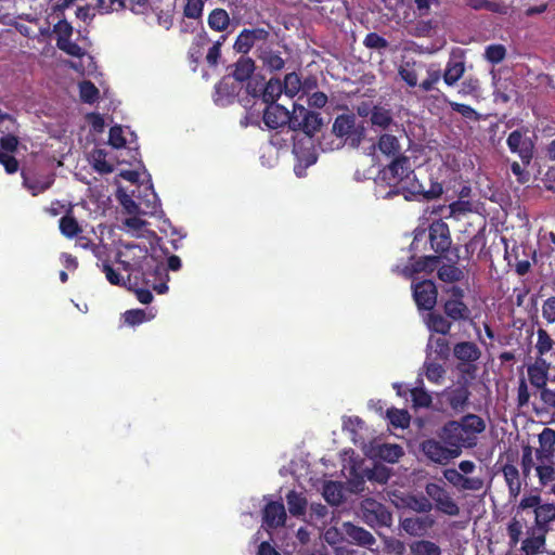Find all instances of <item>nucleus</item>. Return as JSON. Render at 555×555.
Wrapping results in <instances>:
<instances>
[{
  "mask_svg": "<svg viewBox=\"0 0 555 555\" xmlns=\"http://www.w3.org/2000/svg\"><path fill=\"white\" fill-rule=\"evenodd\" d=\"M380 179L392 189L396 194H403L406 199L411 196H421L430 201L441 196L443 193L442 184L431 181L428 190L418 181L411 160L408 156H399L385 166L379 172Z\"/></svg>",
  "mask_w": 555,
  "mask_h": 555,
  "instance_id": "1",
  "label": "nucleus"
},
{
  "mask_svg": "<svg viewBox=\"0 0 555 555\" xmlns=\"http://www.w3.org/2000/svg\"><path fill=\"white\" fill-rule=\"evenodd\" d=\"M126 248L128 250H139V258L142 259V261L134 259H122V253H117L115 261L122 268L124 271L129 272V282L132 272H138L145 276L150 269H153V273L155 275L160 274L164 271V268L155 263V259L149 254V249L145 246L141 247L137 244H128L126 245Z\"/></svg>",
  "mask_w": 555,
  "mask_h": 555,
  "instance_id": "2",
  "label": "nucleus"
},
{
  "mask_svg": "<svg viewBox=\"0 0 555 555\" xmlns=\"http://www.w3.org/2000/svg\"><path fill=\"white\" fill-rule=\"evenodd\" d=\"M332 132L348 145L358 147L364 138L365 129L361 124H358L353 113H346L335 118Z\"/></svg>",
  "mask_w": 555,
  "mask_h": 555,
  "instance_id": "3",
  "label": "nucleus"
},
{
  "mask_svg": "<svg viewBox=\"0 0 555 555\" xmlns=\"http://www.w3.org/2000/svg\"><path fill=\"white\" fill-rule=\"evenodd\" d=\"M363 521L373 529L390 527L392 514L387 506L373 498H365L360 506Z\"/></svg>",
  "mask_w": 555,
  "mask_h": 555,
  "instance_id": "4",
  "label": "nucleus"
},
{
  "mask_svg": "<svg viewBox=\"0 0 555 555\" xmlns=\"http://www.w3.org/2000/svg\"><path fill=\"white\" fill-rule=\"evenodd\" d=\"M444 293L449 295L442 304L443 313L452 322L467 321L470 318V309L464 302L465 292L462 287L452 285L444 288Z\"/></svg>",
  "mask_w": 555,
  "mask_h": 555,
  "instance_id": "5",
  "label": "nucleus"
},
{
  "mask_svg": "<svg viewBox=\"0 0 555 555\" xmlns=\"http://www.w3.org/2000/svg\"><path fill=\"white\" fill-rule=\"evenodd\" d=\"M323 127V118L320 113L310 111L302 105L294 104L293 131H302L308 137H313Z\"/></svg>",
  "mask_w": 555,
  "mask_h": 555,
  "instance_id": "6",
  "label": "nucleus"
},
{
  "mask_svg": "<svg viewBox=\"0 0 555 555\" xmlns=\"http://www.w3.org/2000/svg\"><path fill=\"white\" fill-rule=\"evenodd\" d=\"M438 436L444 444L456 452L457 456L462 453V448H470L476 443L472 442V438L467 436L460 421L447 422L441 427Z\"/></svg>",
  "mask_w": 555,
  "mask_h": 555,
  "instance_id": "7",
  "label": "nucleus"
},
{
  "mask_svg": "<svg viewBox=\"0 0 555 555\" xmlns=\"http://www.w3.org/2000/svg\"><path fill=\"white\" fill-rule=\"evenodd\" d=\"M453 356L460 361V372L474 374L477 370L475 363L480 359L481 350L474 341H461L454 345Z\"/></svg>",
  "mask_w": 555,
  "mask_h": 555,
  "instance_id": "8",
  "label": "nucleus"
},
{
  "mask_svg": "<svg viewBox=\"0 0 555 555\" xmlns=\"http://www.w3.org/2000/svg\"><path fill=\"white\" fill-rule=\"evenodd\" d=\"M425 491L435 502L436 508L439 512L448 516H457L460 514L459 505L443 486L436 482H428L425 487Z\"/></svg>",
  "mask_w": 555,
  "mask_h": 555,
  "instance_id": "9",
  "label": "nucleus"
},
{
  "mask_svg": "<svg viewBox=\"0 0 555 555\" xmlns=\"http://www.w3.org/2000/svg\"><path fill=\"white\" fill-rule=\"evenodd\" d=\"M412 293L418 310L431 311L437 305L438 291L431 280L413 283Z\"/></svg>",
  "mask_w": 555,
  "mask_h": 555,
  "instance_id": "10",
  "label": "nucleus"
},
{
  "mask_svg": "<svg viewBox=\"0 0 555 555\" xmlns=\"http://www.w3.org/2000/svg\"><path fill=\"white\" fill-rule=\"evenodd\" d=\"M428 240L436 256H444L452 244L449 225L442 220L434 221L428 228Z\"/></svg>",
  "mask_w": 555,
  "mask_h": 555,
  "instance_id": "11",
  "label": "nucleus"
},
{
  "mask_svg": "<svg viewBox=\"0 0 555 555\" xmlns=\"http://www.w3.org/2000/svg\"><path fill=\"white\" fill-rule=\"evenodd\" d=\"M270 38V33L264 28H244L233 44V49L241 54H247L254 47L264 44Z\"/></svg>",
  "mask_w": 555,
  "mask_h": 555,
  "instance_id": "12",
  "label": "nucleus"
},
{
  "mask_svg": "<svg viewBox=\"0 0 555 555\" xmlns=\"http://www.w3.org/2000/svg\"><path fill=\"white\" fill-rule=\"evenodd\" d=\"M509 151L517 154L524 166H528L533 157L534 144L521 130L512 131L506 140Z\"/></svg>",
  "mask_w": 555,
  "mask_h": 555,
  "instance_id": "13",
  "label": "nucleus"
},
{
  "mask_svg": "<svg viewBox=\"0 0 555 555\" xmlns=\"http://www.w3.org/2000/svg\"><path fill=\"white\" fill-rule=\"evenodd\" d=\"M247 92L254 98L261 96L263 103L269 105L271 103H276V100L280 98L282 92H284V89L282 81L279 78H271L264 86L259 85L258 82L254 83L253 81H248Z\"/></svg>",
  "mask_w": 555,
  "mask_h": 555,
  "instance_id": "14",
  "label": "nucleus"
},
{
  "mask_svg": "<svg viewBox=\"0 0 555 555\" xmlns=\"http://www.w3.org/2000/svg\"><path fill=\"white\" fill-rule=\"evenodd\" d=\"M262 120L269 129L283 128L285 126L292 130L293 112H289L283 105L271 103L263 109Z\"/></svg>",
  "mask_w": 555,
  "mask_h": 555,
  "instance_id": "15",
  "label": "nucleus"
},
{
  "mask_svg": "<svg viewBox=\"0 0 555 555\" xmlns=\"http://www.w3.org/2000/svg\"><path fill=\"white\" fill-rule=\"evenodd\" d=\"M421 450L427 459L437 464H447L450 460L457 457L449 446L435 439H426L421 443Z\"/></svg>",
  "mask_w": 555,
  "mask_h": 555,
  "instance_id": "16",
  "label": "nucleus"
},
{
  "mask_svg": "<svg viewBox=\"0 0 555 555\" xmlns=\"http://www.w3.org/2000/svg\"><path fill=\"white\" fill-rule=\"evenodd\" d=\"M23 185L33 196H38L39 194L49 190L54 181V173L48 175H38L29 170H22Z\"/></svg>",
  "mask_w": 555,
  "mask_h": 555,
  "instance_id": "17",
  "label": "nucleus"
},
{
  "mask_svg": "<svg viewBox=\"0 0 555 555\" xmlns=\"http://www.w3.org/2000/svg\"><path fill=\"white\" fill-rule=\"evenodd\" d=\"M255 53L263 69L271 74L281 72L285 66L281 52L273 50L268 41L264 44H258Z\"/></svg>",
  "mask_w": 555,
  "mask_h": 555,
  "instance_id": "18",
  "label": "nucleus"
},
{
  "mask_svg": "<svg viewBox=\"0 0 555 555\" xmlns=\"http://www.w3.org/2000/svg\"><path fill=\"white\" fill-rule=\"evenodd\" d=\"M263 525L270 529L283 527L286 521V512L284 504L278 501H271L263 508Z\"/></svg>",
  "mask_w": 555,
  "mask_h": 555,
  "instance_id": "19",
  "label": "nucleus"
},
{
  "mask_svg": "<svg viewBox=\"0 0 555 555\" xmlns=\"http://www.w3.org/2000/svg\"><path fill=\"white\" fill-rule=\"evenodd\" d=\"M539 448L535 450L537 460L550 462L555 455V430L544 427L538 436Z\"/></svg>",
  "mask_w": 555,
  "mask_h": 555,
  "instance_id": "20",
  "label": "nucleus"
},
{
  "mask_svg": "<svg viewBox=\"0 0 555 555\" xmlns=\"http://www.w3.org/2000/svg\"><path fill=\"white\" fill-rule=\"evenodd\" d=\"M550 366L545 358H537L534 363L528 365V378L533 387L541 389L546 386Z\"/></svg>",
  "mask_w": 555,
  "mask_h": 555,
  "instance_id": "21",
  "label": "nucleus"
},
{
  "mask_svg": "<svg viewBox=\"0 0 555 555\" xmlns=\"http://www.w3.org/2000/svg\"><path fill=\"white\" fill-rule=\"evenodd\" d=\"M237 94V86L229 76L223 77L215 86V103L221 106L231 104Z\"/></svg>",
  "mask_w": 555,
  "mask_h": 555,
  "instance_id": "22",
  "label": "nucleus"
},
{
  "mask_svg": "<svg viewBox=\"0 0 555 555\" xmlns=\"http://www.w3.org/2000/svg\"><path fill=\"white\" fill-rule=\"evenodd\" d=\"M443 396L452 411L456 414L465 411L469 403L470 391L466 386H459L444 391Z\"/></svg>",
  "mask_w": 555,
  "mask_h": 555,
  "instance_id": "23",
  "label": "nucleus"
},
{
  "mask_svg": "<svg viewBox=\"0 0 555 555\" xmlns=\"http://www.w3.org/2000/svg\"><path fill=\"white\" fill-rule=\"evenodd\" d=\"M533 514L534 526L531 528L547 533L550 530V524L555 520V504L542 503L537 507Z\"/></svg>",
  "mask_w": 555,
  "mask_h": 555,
  "instance_id": "24",
  "label": "nucleus"
},
{
  "mask_svg": "<svg viewBox=\"0 0 555 555\" xmlns=\"http://www.w3.org/2000/svg\"><path fill=\"white\" fill-rule=\"evenodd\" d=\"M453 323L446 314L443 315L434 309L428 311L425 318L427 328L442 336L450 334Z\"/></svg>",
  "mask_w": 555,
  "mask_h": 555,
  "instance_id": "25",
  "label": "nucleus"
},
{
  "mask_svg": "<svg viewBox=\"0 0 555 555\" xmlns=\"http://www.w3.org/2000/svg\"><path fill=\"white\" fill-rule=\"evenodd\" d=\"M345 532L350 541L360 546L371 547L376 542L374 535L370 531L351 522L345 524Z\"/></svg>",
  "mask_w": 555,
  "mask_h": 555,
  "instance_id": "26",
  "label": "nucleus"
},
{
  "mask_svg": "<svg viewBox=\"0 0 555 555\" xmlns=\"http://www.w3.org/2000/svg\"><path fill=\"white\" fill-rule=\"evenodd\" d=\"M535 350L537 358H544L546 356L555 358V340L545 328L539 327L537 330Z\"/></svg>",
  "mask_w": 555,
  "mask_h": 555,
  "instance_id": "27",
  "label": "nucleus"
},
{
  "mask_svg": "<svg viewBox=\"0 0 555 555\" xmlns=\"http://www.w3.org/2000/svg\"><path fill=\"white\" fill-rule=\"evenodd\" d=\"M527 533L529 537L522 541L521 550L526 553V555H535L545 544L546 532L535 530L534 528H529Z\"/></svg>",
  "mask_w": 555,
  "mask_h": 555,
  "instance_id": "28",
  "label": "nucleus"
},
{
  "mask_svg": "<svg viewBox=\"0 0 555 555\" xmlns=\"http://www.w3.org/2000/svg\"><path fill=\"white\" fill-rule=\"evenodd\" d=\"M377 147L380 151V153L387 157H392L395 159L396 157L403 156L401 154L400 142L393 134H382L378 139Z\"/></svg>",
  "mask_w": 555,
  "mask_h": 555,
  "instance_id": "29",
  "label": "nucleus"
},
{
  "mask_svg": "<svg viewBox=\"0 0 555 555\" xmlns=\"http://www.w3.org/2000/svg\"><path fill=\"white\" fill-rule=\"evenodd\" d=\"M502 473L505 479V482L508 487V492L511 498H516L520 493L521 490V480L519 476L518 468L509 463H506L502 467Z\"/></svg>",
  "mask_w": 555,
  "mask_h": 555,
  "instance_id": "30",
  "label": "nucleus"
},
{
  "mask_svg": "<svg viewBox=\"0 0 555 555\" xmlns=\"http://www.w3.org/2000/svg\"><path fill=\"white\" fill-rule=\"evenodd\" d=\"M460 422L464 427L467 436L472 438V442H475L476 436L486 429V423L483 418L477 414L468 413L462 416Z\"/></svg>",
  "mask_w": 555,
  "mask_h": 555,
  "instance_id": "31",
  "label": "nucleus"
},
{
  "mask_svg": "<svg viewBox=\"0 0 555 555\" xmlns=\"http://www.w3.org/2000/svg\"><path fill=\"white\" fill-rule=\"evenodd\" d=\"M416 386L409 390L412 406L414 409L430 408L433 403L431 395L423 387V378L418 377Z\"/></svg>",
  "mask_w": 555,
  "mask_h": 555,
  "instance_id": "32",
  "label": "nucleus"
},
{
  "mask_svg": "<svg viewBox=\"0 0 555 555\" xmlns=\"http://www.w3.org/2000/svg\"><path fill=\"white\" fill-rule=\"evenodd\" d=\"M255 62L247 56H241L234 64L233 78L238 82H244L250 78L255 72Z\"/></svg>",
  "mask_w": 555,
  "mask_h": 555,
  "instance_id": "33",
  "label": "nucleus"
},
{
  "mask_svg": "<svg viewBox=\"0 0 555 555\" xmlns=\"http://www.w3.org/2000/svg\"><path fill=\"white\" fill-rule=\"evenodd\" d=\"M59 228L61 233L67 238H74L82 232V228L73 216L72 209H68L67 214L60 219Z\"/></svg>",
  "mask_w": 555,
  "mask_h": 555,
  "instance_id": "34",
  "label": "nucleus"
},
{
  "mask_svg": "<svg viewBox=\"0 0 555 555\" xmlns=\"http://www.w3.org/2000/svg\"><path fill=\"white\" fill-rule=\"evenodd\" d=\"M288 512L292 516L299 517L306 514L307 499L302 493L291 490L286 494Z\"/></svg>",
  "mask_w": 555,
  "mask_h": 555,
  "instance_id": "35",
  "label": "nucleus"
},
{
  "mask_svg": "<svg viewBox=\"0 0 555 555\" xmlns=\"http://www.w3.org/2000/svg\"><path fill=\"white\" fill-rule=\"evenodd\" d=\"M464 73V62L450 60L446 65L442 78L448 86L452 87L463 77Z\"/></svg>",
  "mask_w": 555,
  "mask_h": 555,
  "instance_id": "36",
  "label": "nucleus"
},
{
  "mask_svg": "<svg viewBox=\"0 0 555 555\" xmlns=\"http://www.w3.org/2000/svg\"><path fill=\"white\" fill-rule=\"evenodd\" d=\"M208 26L215 31H223L230 25V16L224 9H214L207 20Z\"/></svg>",
  "mask_w": 555,
  "mask_h": 555,
  "instance_id": "37",
  "label": "nucleus"
},
{
  "mask_svg": "<svg viewBox=\"0 0 555 555\" xmlns=\"http://www.w3.org/2000/svg\"><path fill=\"white\" fill-rule=\"evenodd\" d=\"M410 551L413 555H441V548L438 544L429 540H417L410 544Z\"/></svg>",
  "mask_w": 555,
  "mask_h": 555,
  "instance_id": "38",
  "label": "nucleus"
},
{
  "mask_svg": "<svg viewBox=\"0 0 555 555\" xmlns=\"http://www.w3.org/2000/svg\"><path fill=\"white\" fill-rule=\"evenodd\" d=\"M438 278L446 283H455L464 279V272L455 264H442L438 268Z\"/></svg>",
  "mask_w": 555,
  "mask_h": 555,
  "instance_id": "39",
  "label": "nucleus"
},
{
  "mask_svg": "<svg viewBox=\"0 0 555 555\" xmlns=\"http://www.w3.org/2000/svg\"><path fill=\"white\" fill-rule=\"evenodd\" d=\"M370 120L373 126L379 127L380 129H387L392 122V116L390 111L380 106H374L371 111Z\"/></svg>",
  "mask_w": 555,
  "mask_h": 555,
  "instance_id": "40",
  "label": "nucleus"
},
{
  "mask_svg": "<svg viewBox=\"0 0 555 555\" xmlns=\"http://www.w3.org/2000/svg\"><path fill=\"white\" fill-rule=\"evenodd\" d=\"M323 496L331 505H339L344 501L341 487L338 482L328 481L323 489Z\"/></svg>",
  "mask_w": 555,
  "mask_h": 555,
  "instance_id": "41",
  "label": "nucleus"
},
{
  "mask_svg": "<svg viewBox=\"0 0 555 555\" xmlns=\"http://www.w3.org/2000/svg\"><path fill=\"white\" fill-rule=\"evenodd\" d=\"M537 475L541 485L546 486L550 481H553L555 469H554V460L546 462L544 460H537Z\"/></svg>",
  "mask_w": 555,
  "mask_h": 555,
  "instance_id": "42",
  "label": "nucleus"
},
{
  "mask_svg": "<svg viewBox=\"0 0 555 555\" xmlns=\"http://www.w3.org/2000/svg\"><path fill=\"white\" fill-rule=\"evenodd\" d=\"M79 95L83 103L93 104L98 101L100 92L92 81L83 80L79 83Z\"/></svg>",
  "mask_w": 555,
  "mask_h": 555,
  "instance_id": "43",
  "label": "nucleus"
},
{
  "mask_svg": "<svg viewBox=\"0 0 555 555\" xmlns=\"http://www.w3.org/2000/svg\"><path fill=\"white\" fill-rule=\"evenodd\" d=\"M387 418L389 423L396 428H406L410 425L411 416L405 410H398L391 408L387 410Z\"/></svg>",
  "mask_w": 555,
  "mask_h": 555,
  "instance_id": "44",
  "label": "nucleus"
},
{
  "mask_svg": "<svg viewBox=\"0 0 555 555\" xmlns=\"http://www.w3.org/2000/svg\"><path fill=\"white\" fill-rule=\"evenodd\" d=\"M440 260V256L436 255L421 257L412 264V270L415 273L433 272L438 267Z\"/></svg>",
  "mask_w": 555,
  "mask_h": 555,
  "instance_id": "45",
  "label": "nucleus"
},
{
  "mask_svg": "<svg viewBox=\"0 0 555 555\" xmlns=\"http://www.w3.org/2000/svg\"><path fill=\"white\" fill-rule=\"evenodd\" d=\"M524 526L525 520L519 519L517 514L508 522L507 534L509 538L511 547H515L519 543Z\"/></svg>",
  "mask_w": 555,
  "mask_h": 555,
  "instance_id": "46",
  "label": "nucleus"
},
{
  "mask_svg": "<svg viewBox=\"0 0 555 555\" xmlns=\"http://www.w3.org/2000/svg\"><path fill=\"white\" fill-rule=\"evenodd\" d=\"M209 41L210 39L205 30L197 34L189 51V57L193 63H198L203 54L202 49Z\"/></svg>",
  "mask_w": 555,
  "mask_h": 555,
  "instance_id": "47",
  "label": "nucleus"
},
{
  "mask_svg": "<svg viewBox=\"0 0 555 555\" xmlns=\"http://www.w3.org/2000/svg\"><path fill=\"white\" fill-rule=\"evenodd\" d=\"M284 93L291 98L295 96L302 88V82L298 74L288 73L282 81Z\"/></svg>",
  "mask_w": 555,
  "mask_h": 555,
  "instance_id": "48",
  "label": "nucleus"
},
{
  "mask_svg": "<svg viewBox=\"0 0 555 555\" xmlns=\"http://www.w3.org/2000/svg\"><path fill=\"white\" fill-rule=\"evenodd\" d=\"M424 367L426 378L429 382L440 384L443 380L446 370L441 364L437 362H425Z\"/></svg>",
  "mask_w": 555,
  "mask_h": 555,
  "instance_id": "49",
  "label": "nucleus"
},
{
  "mask_svg": "<svg viewBox=\"0 0 555 555\" xmlns=\"http://www.w3.org/2000/svg\"><path fill=\"white\" fill-rule=\"evenodd\" d=\"M415 63L404 62L400 65L398 69V74L400 78L409 86L415 87L417 86V73L414 68Z\"/></svg>",
  "mask_w": 555,
  "mask_h": 555,
  "instance_id": "50",
  "label": "nucleus"
},
{
  "mask_svg": "<svg viewBox=\"0 0 555 555\" xmlns=\"http://www.w3.org/2000/svg\"><path fill=\"white\" fill-rule=\"evenodd\" d=\"M444 101L453 112L461 114L464 118L469 120H479V114L470 105L448 101L447 99H444Z\"/></svg>",
  "mask_w": 555,
  "mask_h": 555,
  "instance_id": "51",
  "label": "nucleus"
},
{
  "mask_svg": "<svg viewBox=\"0 0 555 555\" xmlns=\"http://www.w3.org/2000/svg\"><path fill=\"white\" fill-rule=\"evenodd\" d=\"M431 348L440 360H448L451 353L449 340L444 337L431 338Z\"/></svg>",
  "mask_w": 555,
  "mask_h": 555,
  "instance_id": "52",
  "label": "nucleus"
},
{
  "mask_svg": "<svg viewBox=\"0 0 555 555\" xmlns=\"http://www.w3.org/2000/svg\"><path fill=\"white\" fill-rule=\"evenodd\" d=\"M486 59L492 64L501 63L506 56V49L503 44H490L486 48Z\"/></svg>",
  "mask_w": 555,
  "mask_h": 555,
  "instance_id": "53",
  "label": "nucleus"
},
{
  "mask_svg": "<svg viewBox=\"0 0 555 555\" xmlns=\"http://www.w3.org/2000/svg\"><path fill=\"white\" fill-rule=\"evenodd\" d=\"M204 9L203 0H185L183 14L188 18L197 20L202 16Z\"/></svg>",
  "mask_w": 555,
  "mask_h": 555,
  "instance_id": "54",
  "label": "nucleus"
},
{
  "mask_svg": "<svg viewBox=\"0 0 555 555\" xmlns=\"http://www.w3.org/2000/svg\"><path fill=\"white\" fill-rule=\"evenodd\" d=\"M467 5L475 11L486 10L493 13H502V5L490 0H468Z\"/></svg>",
  "mask_w": 555,
  "mask_h": 555,
  "instance_id": "55",
  "label": "nucleus"
},
{
  "mask_svg": "<svg viewBox=\"0 0 555 555\" xmlns=\"http://www.w3.org/2000/svg\"><path fill=\"white\" fill-rule=\"evenodd\" d=\"M101 268L102 272L105 273L106 280L112 285L121 286L126 284V281L122 278V275L118 273L108 261H103Z\"/></svg>",
  "mask_w": 555,
  "mask_h": 555,
  "instance_id": "56",
  "label": "nucleus"
},
{
  "mask_svg": "<svg viewBox=\"0 0 555 555\" xmlns=\"http://www.w3.org/2000/svg\"><path fill=\"white\" fill-rule=\"evenodd\" d=\"M56 47L61 51L74 57H82L85 55V50L76 42H73L70 39H62L61 42H56Z\"/></svg>",
  "mask_w": 555,
  "mask_h": 555,
  "instance_id": "57",
  "label": "nucleus"
},
{
  "mask_svg": "<svg viewBox=\"0 0 555 555\" xmlns=\"http://www.w3.org/2000/svg\"><path fill=\"white\" fill-rule=\"evenodd\" d=\"M53 31L57 35L56 42H61L62 39H70L74 28L69 22L62 18L54 25Z\"/></svg>",
  "mask_w": 555,
  "mask_h": 555,
  "instance_id": "58",
  "label": "nucleus"
},
{
  "mask_svg": "<svg viewBox=\"0 0 555 555\" xmlns=\"http://www.w3.org/2000/svg\"><path fill=\"white\" fill-rule=\"evenodd\" d=\"M363 43L369 49L377 50L386 49L389 46L388 41L376 33H369L365 36Z\"/></svg>",
  "mask_w": 555,
  "mask_h": 555,
  "instance_id": "59",
  "label": "nucleus"
},
{
  "mask_svg": "<svg viewBox=\"0 0 555 555\" xmlns=\"http://www.w3.org/2000/svg\"><path fill=\"white\" fill-rule=\"evenodd\" d=\"M124 319L128 325L135 326L146 320V313L142 309H131L124 313Z\"/></svg>",
  "mask_w": 555,
  "mask_h": 555,
  "instance_id": "60",
  "label": "nucleus"
},
{
  "mask_svg": "<svg viewBox=\"0 0 555 555\" xmlns=\"http://www.w3.org/2000/svg\"><path fill=\"white\" fill-rule=\"evenodd\" d=\"M108 143L114 149H122L126 145V139L120 126H113L109 129Z\"/></svg>",
  "mask_w": 555,
  "mask_h": 555,
  "instance_id": "61",
  "label": "nucleus"
},
{
  "mask_svg": "<svg viewBox=\"0 0 555 555\" xmlns=\"http://www.w3.org/2000/svg\"><path fill=\"white\" fill-rule=\"evenodd\" d=\"M441 77L442 75L439 69H428L427 78L420 83V88L425 92L431 91L435 85L440 81Z\"/></svg>",
  "mask_w": 555,
  "mask_h": 555,
  "instance_id": "62",
  "label": "nucleus"
},
{
  "mask_svg": "<svg viewBox=\"0 0 555 555\" xmlns=\"http://www.w3.org/2000/svg\"><path fill=\"white\" fill-rule=\"evenodd\" d=\"M480 83L477 78L467 77L461 83L459 93L462 95H472L479 92Z\"/></svg>",
  "mask_w": 555,
  "mask_h": 555,
  "instance_id": "63",
  "label": "nucleus"
},
{
  "mask_svg": "<svg viewBox=\"0 0 555 555\" xmlns=\"http://www.w3.org/2000/svg\"><path fill=\"white\" fill-rule=\"evenodd\" d=\"M542 317L548 323H555V296L544 300L542 305Z\"/></svg>",
  "mask_w": 555,
  "mask_h": 555,
  "instance_id": "64",
  "label": "nucleus"
}]
</instances>
